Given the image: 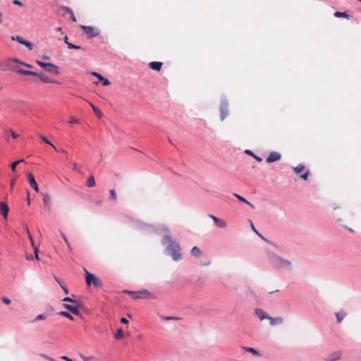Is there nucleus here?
I'll use <instances>...</instances> for the list:
<instances>
[{
  "label": "nucleus",
  "instance_id": "8",
  "mask_svg": "<svg viewBox=\"0 0 361 361\" xmlns=\"http://www.w3.org/2000/svg\"><path fill=\"white\" fill-rule=\"evenodd\" d=\"M9 69L12 71H14V72H16V73H18L20 74L25 75H33V76L37 77V75H38V73H37V72L23 70L22 68H18L17 66H13L11 64H9Z\"/></svg>",
  "mask_w": 361,
  "mask_h": 361
},
{
  "label": "nucleus",
  "instance_id": "36",
  "mask_svg": "<svg viewBox=\"0 0 361 361\" xmlns=\"http://www.w3.org/2000/svg\"><path fill=\"white\" fill-rule=\"evenodd\" d=\"M91 106L93 109V111L95 113V114L98 116V117H102L103 116V114L102 112L100 111V109L99 108H97V106H94L92 104H91Z\"/></svg>",
  "mask_w": 361,
  "mask_h": 361
},
{
  "label": "nucleus",
  "instance_id": "30",
  "mask_svg": "<svg viewBox=\"0 0 361 361\" xmlns=\"http://www.w3.org/2000/svg\"><path fill=\"white\" fill-rule=\"evenodd\" d=\"M95 185V180L92 175H91L87 180V186L89 188L94 187Z\"/></svg>",
  "mask_w": 361,
  "mask_h": 361
},
{
  "label": "nucleus",
  "instance_id": "10",
  "mask_svg": "<svg viewBox=\"0 0 361 361\" xmlns=\"http://www.w3.org/2000/svg\"><path fill=\"white\" fill-rule=\"evenodd\" d=\"M128 294L130 295H142V298H154V296L150 293L146 289H142L138 291H131L128 290L127 291Z\"/></svg>",
  "mask_w": 361,
  "mask_h": 361
},
{
  "label": "nucleus",
  "instance_id": "59",
  "mask_svg": "<svg viewBox=\"0 0 361 361\" xmlns=\"http://www.w3.org/2000/svg\"><path fill=\"white\" fill-rule=\"evenodd\" d=\"M262 240H264V241H267L268 242V240L264 237L262 236L259 232L258 233H257Z\"/></svg>",
  "mask_w": 361,
  "mask_h": 361
},
{
  "label": "nucleus",
  "instance_id": "50",
  "mask_svg": "<svg viewBox=\"0 0 361 361\" xmlns=\"http://www.w3.org/2000/svg\"><path fill=\"white\" fill-rule=\"evenodd\" d=\"M70 123H79L78 120L77 118H72L70 121H69Z\"/></svg>",
  "mask_w": 361,
  "mask_h": 361
},
{
  "label": "nucleus",
  "instance_id": "57",
  "mask_svg": "<svg viewBox=\"0 0 361 361\" xmlns=\"http://www.w3.org/2000/svg\"><path fill=\"white\" fill-rule=\"evenodd\" d=\"M262 240H264V241H267L268 242V240L264 237L262 236L259 232L258 233H257Z\"/></svg>",
  "mask_w": 361,
  "mask_h": 361
},
{
  "label": "nucleus",
  "instance_id": "32",
  "mask_svg": "<svg viewBox=\"0 0 361 361\" xmlns=\"http://www.w3.org/2000/svg\"><path fill=\"white\" fill-rule=\"evenodd\" d=\"M7 134H11L13 139H17L19 137V135L14 132L12 129H8L5 130V135L7 136Z\"/></svg>",
  "mask_w": 361,
  "mask_h": 361
},
{
  "label": "nucleus",
  "instance_id": "58",
  "mask_svg": "<svg viewBox=\"0 0 361 361\" xmlns=\"http://www.w3.org/2000/svg\"><path fill=\"white\" fill-rule=\"evenodd\" d=\"M262 240H264V241H267L268 242V240L264 237L262 236L259 232L258 233H257Z\"/></svg>",
  "mask_w": 361,
  "mask_h": 361
},
{
  "label": "nucleus",
  "instance_id": "41",
  "mask_svg": "<svg viewBox=\"0 0 361 361\" xmlns=\"http://www.w3.org/2000/svg\"><path fill=\"white\" fill-rule=\"evenodd\" d=\"M61 9L64 11V13L71 14L73 12V11L70 8L66 6H61Z\"/></svg>",
  "mask_w": 361,
  "mask_h": 361
},
{
  "label": "nucleus",
  "instance_id": "13",
  "mask_svg": "<svg viewBox=\"0 0 361 361\" xmlns=\"http://www.w3.org/2000/svg\"><path fill=\"white\" fill-rule=\"evenodd\" d=\"M27 180H28V182L30 185V186L36 191V192H38L39 191V186L35 180V178L34 177V175L31 173V172H29L27 173Z\"/></svg>",
  "mask_w": 361,
  "mask_h": 361
},
{
  "label": "nucleus",
  "instance_id": "42",
  "mask_svg": "<svg viewBox=\"0 0 361 361\" xmlns=\"http://www.w3.org/2000/svg\"><path fill=\"white\" fill-rule=\"evenodd\" d=\"M310 175V171H307L306 172H305L303 174H301L300 175V178L304 180H307V178H308V176Z\"/></svg>",
  "mask_w": 361,
  "mask_h": 361
},
{
  "label": "nucleus",
  "instance_id": "47",
  "mask_svg": "<svg viewBox=\"0 0 361 361\" xmlns=\"http://www.w3.org/2000/svg\"><path fill=\"white\" fill-rule=\"evenodd\" d=\"M121 322L123 324H128L129 322H128V319H126V317H122L121 319Z\"/></svg>",
  "mask_w": 361,
  "mask_h": 361
},
{
  "label": "nucleus",
  "instance_id": "45",
  "mask_svg": "<svg viewBox=\"0 0 361 361\" xmlns=\"http://www.w3.org/2000/svg\"><path fill=\"white\" fill-rule=\"evenodd\" d=\"M60 233H61V237L63 238V240L66 242V243L67 244L68 247H70V244L68 243V240L66 236L61 231Z\"/></svg>",
  "mask_w": 361,
  "mask_h": 361
},
{
  "label": "nucleus",
  "instance_id": "55",
  "mask_svg": "<svg viewBox=\"0 0 361 361\" xmlns=\"http://www.w3.org/2000/svg\"><path fill=\"white\" fill-rule=\"evenodd\" d=\"M78 164L76 162L73 163V170L78 171Z\"/></svg>",
  "mask_w": 361,
  "mask_h": 361
},
{
  "label": "nucleus",
  "instance_id": "46",
  "mask_svg": "<svg viewBox=\"0 0 361 361\" xmlns=\"http://www.w3.org/2000/svg\"><path fill=\"white\" fill-rule=\"evenodd\" d=\"M61 358L62 360H66V361H73V359L69 358V357H68V356H66V355H63V356H61Z\"/></svg>",
  "mask_w": 361,
  "mask_h": 361
},
{
  "label": "nucleus",
  "instance_id": "19",
  "mask_svg": "<svg viewBox=\"0 0 361 361\" xmlns=\"http://www.w3.org/2000/svg\"><path fill=\"white\" fill-rule=\"evenodd\" d=\"M150 68L154 71H160L162 66V63L159 61H152L149 63Z\"/></svg>",
  "mask_w": 361,
  "mask_h": 361
},
{
  "label": "nucleus",
  "instance_id": "11",
  "mask_svg": "<svg viewBox=\"0 0 361 361\" xmlns=\"http://www.w3.org/2000/svg\"><path fill=\"white\" fill-rule=\"evenodd\" d=\"M11 39L13 40H16L17 41L18 43L21 44H23L25 45V47H27L30 50H32V44L30 42H28L25 39H24L22 37L18 35V36H13L11 37Z\"/></svg>",
  "mask_w": 361,
  "mask_h": 361
},
{
  "label": "nucleus",
  "instance_id": "44",
  "mask_svg": "<svg viewBox=\"0 0 361 361\" xmlns=\"http://www.w3.org/2000/svg\"><path fill=\"white\" fill-rule=\"evenodd\" d=\"M1 300L6 305H9L11 302V300L8 298H7V297H2L1 298Z\"/></svg>",
  "mask_w": 361,
  "mask_h": 361
},
{
  "label": "nucleus",
  "instance_id": "17",
  "mask_svg": "<svg viewBox=\"0 0 361 361\" xmlns=\"http://www.w3.org/2000/svg\"><path fill=\"white\" fill-rule=\"evenodd\" d=\"M92 74L93 75H94V76L97 77V78H98V79H99V80L100 82H102V85H103L104 86H107V85H109L110 84L109 80L107 78H106L103 77V76H102V75H100L99 73H97V72H92Z\"/></svg>",
  "mask_w": 361,
  "mask_h": 361
},
{
  "label": "nucleus",
  "instance_id": "40",
  "mask_svg": "<svg viewBox=\"0 0 361 361\" xmlns=\"http://www.w3.org/2000/svg\"><path fill=\"white\" fill-rule=\"evenodd\" d=\"M162 319L166 320V321H168V320H178V319H179V318H178V317H171V316H163Z\"/></svg>",
  "mask_w": 361,
  "mask_h": 361
},
{
  "label": "nucleus",
  "instance_id": "18",
  "mask_svg": "<svg viewBox=\"0 0 361 361\" xmlns=\"http://www.w3.org/2000/svg\"><path fill=\"white\" fill-rule=\"evenodd\" d=\"M269 319L270 321V324L271 326H275V325H277V324H282L283 322V319L282 317H272L269 316Z\"/></svg>",
  "mask_w": 361,
  "mask_h": 361
},
{
  "label": "nucleus",
  "instance_id": "34",
  "mask_svg": "<svg viewBox=\"0 0 361 361\" xmlns=\"http://www.w3.org/2000/svg\"><path fill=\"white\" fill-rule=\"evenodd\" d=\"M123 331L121 328L117 329L116 333L115 334L116 339H121L123 337Z\"/></svg>",
  "mask_w": 361,
  "mask_h": 361
},
{
  "label": "nucleus",
  "instance_id": "62",
  "mask_svg": "<svg viewBox=\"0 0 361 361\" xmlns=\"http://www.w3.org/2000/svg\"><path fill=\"white\" fill-rule=\"evenodd\" d=\"M134 295L135 298H142V295Z\"/></svg>",
  "mask_w": 361,
  "mask_h": 361
},
{
  "label": "nucleus",
  "instance_id": "22",
  "mask_svg": "<svg viewBox=\"0 0 361 361\" xmlns=\"http://www.w3.org/2000/svg\"><path fill=\"white\" fill-rule=\"evenodd\" d=\"M37 77L43 82L49 83L51 82L52 80L44 73H38Z\"/></svg>",
  "mask_w": 361,
  "mask_h": 361
},
{
  "label": "nucleus",
  "instance_id": "14",
  "mask_svg": "<svg viewBox=\"0 0 361 361\" xmlns=\"http://www.w3.org/2000/svg\"><path fill=\"white\" fill-rule=\"evenodd\" d=\"M64 307L68 310L71 313L79 315L80 314V306L79 305H72L69 304H63Z\"/></svg>",
  "mask_w": 361,
  "mask_h": 361
},
{
  "label": "nucleus",
  "instance_id": "1",
  "mask_svg": "<svg viewBox=\"0 0 361 361\" xmlns=\"http://www.w3.org/2000/svg\"><path fill=\"white\" fill-rule=\"evenodd\" d=\"M133 224L135 228L145 233H154L159 235L165 233L166 235L163 237L161 240V243L166 246L165 253L171 256L173 261L178 262L182 259L179 243L172 240L171 236L170 235V230L167 226L163 224L154 226L151 224H145L138 220L135 221Z\"/></svg>",
  "mask_w": 361,
  "mask_h": 361
},
{
  "label": "nucleus",
  "instance_id": "33",
  "mask_svg": "<svg viewBox=\"0 0 361 361\" xmlns=\"http://www.w3.org/2000/svg\"><path fill=\"white\" fill-rule=\"evenodd\" d=\"M243 348H244V350L245 351L251 353L254 355H257V356L259 355V352L256 349H255L253 348H251V347H244Z\"/></svg>",
  "mask_w": 361,
  "mask_h": 361
},
{
  "label": "nucleus",
  "instance_id": "4",
  "mask_svg": "<svg viewBox=\"0 0 361 361\" xmlns=\"http://www.w3.org/2000/svg\"><path fill=\"white\" fill-rule=\"evenodd\" d=\"M36 63L46 71L55 75L59 74V67L51 63H44L37 60Z\"/></svg>",
  "mask_w": 361,
  "mask_h": 361
},
{
  "label": "nucleus",
  "instance_id": "15",
  "mask_svg": "<svg viewBox=\"0 0 361 361\" xmlns=\"http://www.w3.org/2000/svg\"><path fill=\"white\" fill-rule=\"evenodd\" d=\"M9 212V207L8 204L4 202H0V213L1 215L6 219Z\"/></svg>",
  "mask_w": 361,
  "mask_h": 361
},
{
  "label": "nucleus",
  "instance_id": "49",
  "mask_svg": "<svg viewBox=\"0 0 361 361\" xmlns=\"http://www.w3.org/2000/svg\"><path fill=\"white\" fill-rule=\"evenodd\" d=\"M66 44L68 46V49H73V48H75V44H72V43H71L69 42H66Z\"/></svg>",
  "mask_w": 361,
  "mask_h": 361
},
{
  "label": "nucleus",
  "instance_id": "12",
  "mask_svg": "<svg viewBox=\"0 0 361 361\" xmlns=\"http://www.w3.org/2000/svg\"><path fill=\"white\" fill-rule=\"evenodd\" d=\"M341 351H335L324 358V361H337L341 357Z\"/></svg>",
  "mask_w": 361,
  "mask_h": 361
},
{
  "label": "nucleus",
  "instance_id": "39",
  "mask_svg": "<svg viewBox=\"0 0 361 361\" xmlns=\"http://www.w3.org/2000/svg\"><path fill=\"white\" fill-rule=\"evenodd\" d=\"M117 198L116 193L114 190H110V199L116 200Z\"/></svg>",
  "mask_w": 361,
  "mask_h": 361
},
{
  "label": "nucleus",
  "instance_id": "37",
  "mask_svg": "<svg viewBox=\"0 0 361 361\" xmlns=\"http://www.w3.org/2000/svg\"><path fill=\"white\" fill-rule=\"evenodd\" d=\"M23 161H24V159L18 160V161H16L13 162V163H12V164H11V169H12V171H16V169L17 166H18L20 163H21V162H23Z\"/></svg>",
  "mask_w": 361,
  "mask_h": 361
},
{
  "label": "nucleus",
  "instance_id": "29",
  "mask_svg": "<svg viewBox=\"0 0 361 361\" xmlns=\"http://www.w3.org/2000/svg\"><path fill=\"white\" fill-rule=\"evenodd\" d=\"M245 152L248 154V155H250L252 156V157H254L256 161H257L258 162H261L262 161V159L258 156H257L256 154H255V153L253 152H252L251 150L250 149H246L245 151Z\"/></svg>",
  "mask_w": 361,
  "mask_h": 361
},
{
  "label": "nucleus",
  "instance_id": "38",
  "mask_svg": "<svg viewBox=\"0 0 361 361\" xmlns=\"http://www.w3.org/2000/svg\"><path fill=\"white\" fill-rule=\"evenodd\" d=\"M47 319V315L44 314H38L33 320V322H36L37 320H44Z\"/></svg>",
  "mask_w": 361,
  "mask_h": 361
},
{
  "label": "nucleus",
  "instance_id": "56",
  "mask_svg": "<svg viewBox=\"0 0 361 361\" xmlns=\"http://www.w3.org/2000/svg\"><path fill=\"white\" fill-rule=\"evenodd\" d=\"M26 259H27V260H32V259H33V257H32V255H26Z\"/></svg>",
  "mask_w": 361,
  "mask_h": 361
},
{
  "label": "nucleus",
  "instance_id": "61",
  "mask_svg": "<svg viewBox=\"0 0 361 361\" xmlns=\"http://www.w3.org/2000/svg\"><path fill=\"white\" fill-rule=\"evenodd\" d=\"M22 65L26 66V67H28V68H32V66L30 64H27L25 63H21Z\"/></svg>",
  "mask_w": 361,
  "mask_h": 361
},
{
  "label": "nucleus",
  "instance_id": "52",
  "mask_svg": "<svg viewBox=\"0 0 361 361\" xmlns=\"http://www.w3.org/2000/svg\"><path fill=\"white\" fill-rule=\"evenodd\" d=\"M71 20L73 21V22H76L77 21V19H76V17L75 16L73 12H72L71 14Z\"/></svg>",
  "mask_w": 361,
  "mask_h": 361
},
{
  "label": "nucleus",
  "instance_id": "16",
  "mask_svg": "<svg viewBox=\"0 0 361 361\" xmlns=\"http://www.w3.org/2000/svg\"><path fill=\"white\" fill-rule=\"evenodd\" d=\"M255 312L256 315L261 320H263V319H269V315L266 312H264L262 309L256 308L255 310Z\"/></svg>",
  "mask_w": 361,
  "mask_h": 361
},
{
  "label": "nucleus",
  "instance_id": "35",
  "mask_svg": "<svg viewBox=\"0 0 361 361\" xmlns=\"http://www.w3.org/2000/svg\"><path fill=\"white\" fill-rule=\"evenodd\" d=\"M13 63H20V64H21V63H22V62H20V61L18 59H13L11 60V61H9L8 62V63H7V65H6V66H7V68H2V69H3L4 71H6V70H10V69H9V64H11L13 66H15L13 65Z\"/></svg>",
  "mask_w": 361,
  "mask_h": 361
},
{
  "label": "nucleus",
  "instance_id": "7",
  "mask_svg": "<svg viewBox=\"0 0 361 361\" xmlns=\"http://www.w3.org/2000/svg\"><path fill=\"white\" fill-rule=\"evenodd\" d=\"M208 216L213 220L216 227L219 228H226L227 227V223L223 219H220L213 214H208Z\"/></svg>",
  "mask_w": 361,
  "mask_h": 361
},
{
  "label": "nucleus",
  "instance_id": "24",
  "mask_svg": "<svg viewBox=\"0 0 361 361\" xmlns=\"http://www.w3.org/2000/svg\"><path fill=\"white\" fill-rule=\"evenodd\" d=\"M27 233H28L29 237H30V240H31V241H32V245L34 246L35 258V259H37V260H39V254H38V252H39V249H38L37 247H35V246L34 245V242H33V240H32V235H31V234H30V231H27Z\"/></svg>",
  "mask_w": 361,
  "mask_h": 361
},
{
  "label": "nucleus",
  "instance_id": "20",
  "mask_svg": "<svg viewBox=\"0 0 361 361\" xmlns=\"http://www.w3.org/2000/svg\"><path fill=\"white\" fill-rule=\"evenodd\" d=\"M234 197H235L240 202H244L247 204H248L252 209H255V206L250 203V202H248L245 198H244L243 196L237 194V193H233V194Z\"/></svg>",
  "mask_w": 361,
  "mask_h": 361
},
{
  "label": "nucleus",
  "instance_id": "54",
  "mask_svg": "<svg viewBox=\"0 0 361 361\" xmlns=\"http://www.w3.org/2000/svg\"><path fill=\"white\" fill-rule=\"evenodd\" d=\"M80 357L84 360V361H88L89 360V357H87L86 356L83 355L82 354H80Z\"/></svg>",
  "mask_w": 361,
  "mask_h": 361
},
{
  "label": "nucleus",
  "instance_id": "43",
  "mask_svg": "<svg viewBox=\"0 0 361 361\" xmlns=\"http://www.w3.org/2000/svg\"><path fill=\"white\" fill-rule=\"evenodd\" d=\"M63 302H73V303H75L77 302V300L70 298V297H66L63 299Z\"/></svg>",
  "mask_w": 361,
  "mask_h": 361
},
{
  "label": "nucleus",
  "instance_id": "21",
  "mask_svg": "<svg viewBox=\"0 0 361 361\" xmlns=\"http://www.w3.org/2000/svg\"><path fill=\"white\" fill-rule=\"evenodd\" d=\"M338 323L341 322L344 317L346 316V312L344 310H341L335 314Z\"/></svg>",
  "mask_w": 361,
  "mask_h": 361
},
{
  "label": "nucleus",
  "instance_id": "27",
  "mask_svg": "<svg viewBox=\"0 0 361 361\" xmlns=\"http://www.w3.org/2000/svg\"><path fill=\"white\" fill-rule=\"evenodd\" d=\"M59 314L61 316H63L64 317H66L71 320L74 319L73 316L69 312H67V311H61L59 312Z\"/></svg>",
  "mask_w": 361,
  "mask_h": 361
},
{
  "label": "nucleus",
  "instance_id": "5",
  "mask_svg": "<svg viewBox=\"0 0 361 361\" xmlns=\"http://www.w3.org/2000/svg\"><path fill=\"white\" fill-rule=\"evenodd\" d=\"M220 119L223 121L229 114L228 102L225 98H221L219 106Z\"/></svg>",
  "mask_w": 361,
  "mask_h": 361
},
{
  "label": "nucleus",
  "instance_id": "9",
  "mask_svg": "<svg viewBox=\"0 0 361 361\" xmlns=\"http://www.w3.org/2000/svg\"><path fill=\"white\" fill-rule=\"evenodd\" d=\"M281 158V155L280 153L273 151V152H271L269 153V156L267 157L266 162L269 163V164L273 163V162L280 160Z\"/></svg>",
  "mask_w": 361,
  "mask_h": 361
},
{
  "label": "nucleus",
  "instance_id": "53",
  "mask_svg": "<svg viewBox=\"0 0 361 361\" xmlns=\"http://www.w3.org/2000/svg\"><path fill=\"white\" fill-rule=\"evenodd\" d=\"M61 288L63 289L66 294L68 293V289L66 286L61 285Z\"/></svg>",
  "mask_w": 361,
  "mask_h": 361
},
{
  "label": "nucleus",
  "instance_id": "60",
  "mask_svg": "<svg viewBox=\"0 0 361 361\" xmlns=\"http://www.w3.org/2000/svg\"><path fill=\"white\" fill-rule=\"evenodd\" d=\"M54 279L57 281V283L59 284L60 286H61V285H62L59 278H57L56 276H54Z\"/></svg>",
  "mask_w": 361,
  "mask_h": 361
},
{
  "label": "nucleus",
  "instance_id": "51",
  "mask_svg": "<svg viewBox=\"0 0 361 361\" xmlns=\"http://www.w3.org/2000/svg\"><path fill=\"white\" fill-rule=\"evenodd\" d=\"M250 223H251V228L252 230L255 233H258V231L255 228L253 223L252 222V221H250Z\"/></svg>",
  "mask_w": 361,
  "mask_h": 361
},
{
  "label": "nucleus",
  "instance_id": "48",
  "mask_svg": "<svg viewBox=\"0 0 361 361\" xmlns=\"http://www.w3.org/2000/svg\"><path fill=\"white\" fill-rule=\"evenodd\" d=\"M13 4L18 5V6H23V3L19 0H14L13 1Z\"/></svg>",
  "mask_w": 361,
  "mask_h": 361
},
{
  "label": "nucleus",
  "instance_id": "31",
  "mask_svg": "<svg viewBox=\"0 0 361 361\" xmlns=\"http://www.w3.org/2000/svg\"><path fill=\"white\" fill-rule=\"evenodd\" d=\"M305 169V166L304 164H299L295 167H293V170L297 173H300Z\"/></svg>",
  "mask_w": 361,
  "mask_h": 361
},
{
  "label": "nucleus",
  "instance_id": "26",
  "mask_svg": "<svg viewBox=\"0 0 361 361\" xmlns=\"http://www.w3.org/2000/svg\"><path fill=\"white\" fill-rule=\"evenodd\" d=\"M334 15L337 18H345L348 19L350 18V16L345 12L336 11Z\"/></svg>",
  "mask_w": 361,
  "mask_h": 361
},
{
  "label": "nucleus",
  "instance_id": "2",
  "mask_svg": "<svg viewBox=\"0 0 361 361\" xmlns=\"http://www.w3.org/2000/svg\"><path fill=\"white\" fill-rule=\"evenodd\" d=\"M269 259L271 265L276 269H286L290 270L292 269V263L290 260L284 259L275 253H271Z\"/></svg>",
  "mask_w": 361,
  "mask_h": 361
},
{
  "label": "nucleus",
  "instance_id": "25",
  "mask_svg": "<svg viewBox=\"0 0 361 361\" xmlns=\"http://www.w3.org/2000/svg\"><path fill=\"white\" fill-rule=\"evenodd\" d=\"M43 202L47 207H51V199L49 195H43Z\"/></svg>",
  "mask_w": 361,
  "mask_h": 361
},
{
  "label": "nucleus",
  "instance_id": "64",
  "mask_svg": "<svg viewBox=\"0 0 361 361\" xmlns=\"http://www.w3.org/2000/svg\"><path fill=\"white\" fill-rule=\"evenodd\" d=\"M42 59H50V57H49V56H47V55H44V56H42Z\"/></svg>",
  "mask_w": 361,
  "mask_h": 361
},
{
  "label": "nucleus",
  "instance_id": "23",
  "mask_svg": "<svg viewBox=\"0 0 361 361\" xmlns=\"http://www.w3.org/2000/svg\"><path fill=\"white\" fill-rule=\"evenodd\" d=\"M190 254L195 257H200L201 256L202 252L198 247L194 246L190 250Z\"/></svg>",
  "mask_w": 361,
  "mask_h": 361
},
{
  "label": "nucleus",
  "instance_id": "6",
  "mask_svg": "<svg viewBox=\"0 0 361 361\" xmlns=\"http://www.w3.org/2000/svg\"><path fill=\"white\" fill-rule=\"evenodd\" d=\"M80 28L88 35L89 38H92L99 35V30L92 26L80 25Z\"/></svg>",
  "mask_w": 361,
  "mask_h": 361
},
{
  "label": "nucleus",
  "instance_id": "63",
  "mask_svg": "<svg viewBox=\"0 0 361 361\" xmlns=\"http://www.w3.org/2000/svg\"><path fill=\"white\" fill-rule=\"evenodd\" d=\"M74 49H82L80 46H78V45H75V48H73Z\"/></svg>",
  "mask_w": 361,
  "mask_h": 361
},
{
  "label": "nucleus",
  "instance_id": "28",
  "mask_svg": "<svg viewBox=\"0 0 361 361\" xmlns=\"http://www.w3.org/2000/svg\"><path fill=\"white\" fill-rule=\"evenodd\" d=\"M39 137L41 140L44 142L46 144L51 146L56 151H58V149L43 135L40 134Z\"/></svg>",
  "mask_w": 361,
  "mask_h": 361
},
{
  "label": "nucleus",
  "instance_id": "3",
  "mask_svg": "<svg viewBox=\"0 0 361 361\" xmlns=\"http://www.w3.org/2000/svg\"><path fill=\"white\" fill-rule=\"evenodd\" d=\"M85 280L87 286L93 285L95 288L102 287V282L98 278H97L93 274L87 271L86 269H85Z\"/></svg>",
  "mask_w": 361,
  "mask_h": 361
}]
</instances>
